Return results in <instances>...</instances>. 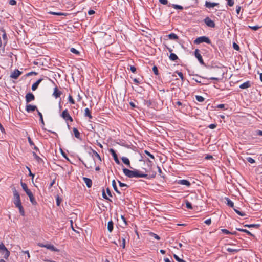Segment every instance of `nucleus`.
<instances>
[{
	"mask_svg": "<svg viewBox=\"0 0 262 262\" xmlns=\"http://www.w3.org/2000/svg\"><path fill=\"white\" fill-rule=\"evenodd\" d=\"M203 42H205L208 44L211 43L210 39L206 36L199 37L196 38L194 41V43L196 45H199Z\"/></svg>",
	"mask_w": 262,
	"mask_h": 262,
	"instance_id": "obj_3",
	"label": "nucleus"
},
{
	"mask_svg": "<svg viewBox=\"0 0 262 262\" xmlns=\"http://www.w3.org/2000/svg\"><path fill=\"white\" fill-rule=\"evenodd\" d=\"M2 31L3 32V34L2 35V38H3V39L4 40V46H6V45L7 44V40H8V38H7V34L5 31L4 30H2Z\"/></svg>",
	"mask_w": 262,
	"mask_h": 262,
	"instance_id": "obj_26",
	"label": "nucleus"
},
{
	"mask_svg": "<svg viewBox=\"0 0 262 262\" xmlns=\"http://www.w3.org/2000/svg\"><path fill=\"white\" fill-rule=\"evenodd\" d=\"M227 251L229 252H231V253H237V252H238L239 251V249H233V248H228L227 249Z\"/></svg>",
	"mask_w": 262,
	"mask_h": 262,
	"instance_id": "obj_38",
	"label": "nucleus"
},
{
	"mask_svg": "<svg viewBox=\"0 0 262 262\" xmlns=\"http://www.w3.org/2000/svg\"><path fill=\"white\" fill-rule=\"evenodd\" d=\"M48 13L52 15H58V16H66L67 14L66 13H62V12H55L53 11H49L48 12Z\"/></svg>",
	"mask_w": 262,
	"mask_h": 262,
	"instance_id": "obj_28",
	"label": "nucleus"
},
{
	"mask_svg": "<svg viewBox=\"0 0 262 262\" xmlns=\"http://www.w3.org/2000/svg\"><path fill=\"white\" fill-rule=\"evenodd\" d=\"M168 38L171 40H176L178 39V36L176 34L171 33L168 35Z\"/></svg>",
	"mask_w": 262,
	"mask_h": 262,
	"instance_id": "obj_35",
	"label": "nucleus"
},
{
	"mask_svg": "<svg viewBox=\"0 0 262 262\" xmlns=\"http://www.w3.org/2000/svg\"><path fill=\"white\" fill-rule=\"evenodd\" d=\"M37 111L38 115L39 116V120L42 124V129L44 130H46V129L44 127L45 123H44V121L43 119L42 115L38 110H37Z\"/></svg>",
	"mask_w": 262,
	"mask_h": 262,
	"instance_id": "obj_21",
	"label": "nucleus"
},
{
	"mask_svg": "<svg viewBox=\"0 0 262 262\" xmlns=\"http://www.w3.org/2000/svg\"><path fill=\"white\" fill-rule=\"evenodd\" d=\"M176 73L178 74V76L180 77V78L182 80H183L184 79V76H183V74L182 72H179V71H176Z\"/></svg>",
	"mask_w": 262,
	"mask_h": 262,
	"instance_id": "obj_50",
	"label": "nucleus"
},
{
	"mask_svg": "<svg viewBox=\"0 0 262 262\" xmlns=\"http://www.w3.org/2000/svg\"><path fill=\"white\" fill-rule=\"evenodd\" d=\"M204 223H205L206 224L208 225H210V224H211V219L210 218V219H207L206 220H205V221H204Z\"/></svg>",
	"mask_w": 262,
	"mask_h": 262,
	"instance_id": "obj_58",
	"label": "nucleus"
},
{
	"mask_svg": "<svg viewBox=\"0 0 262 262\" xmlns=\"http://www.w3.org/2000/svg\"><path fill=\"white\" fill-rule=\"evenodd\" d=\"M118 183H119V186L121 187H127V185L126 184L120 182V181H118Z\"/></svg>",
	"mask_w": 262,
	"mask_h": 262,
	"instance_id": "obj_55",
	"label": "nucleus"
},
{
	"mask_svg": "<svg viewBox=\"0 0 262 262\" xmlns=\"http://www.w3.org/2000/svg\"><path fill=\"white\" fill-rule=\"evenodd\" d=\"M122 243L121 245V246L123 248H124L125 247V239L124 238H122Z\"/></svg>",
	"mask_w": 262,
	"mask_h": 262,
	"instance_id": "obj_60",
	"label": "nucleus"
},
{
	"mask_svg": "<svg viewBox=\"0 0 262 262\" xmlns=\"http://www.w3.org/2000/svg\"><path fill=\"white\" fill-rule=\"evenodd\" d=\"M173 257L174 258V259L178 262H186L185 260H184L183 259L180 258L178 255H177L176 254H174L173 255Z\"/></svg>",
	"mask_w": 262,
	"mask_h": 262,
	"instance_id": "obj_40",
	"label": "nucleus"
},
{
	"mask_svg": "<svg viewBox=\"0 0 262 262\" xmlns=\"http://www.w3.org/2000/svg\"><path fill=\"white\" fill-rule=\"evenodd\" d=\"M225 106V104H218L216 106V108H219V109H224Z\"/></svg>",
	"mask_w": 262,
	"mask_h": 262,
	"instance_id": "obj_52",
	"label": "nucleus"
},
{
	"mask_svg": "<svg viewBox=\"0 0 262 262\" xmlns=\"http://www.w3.org/2000/svg\"><path fill=\"white\" fill-rule=\"evenodd\" d=\"M241 9V7L239 6H237L236 7V11L237 14H239L240 11Z\"/></svg>",
	"mask_w": 262,
	"mask_h": 262,
	"instance_id": "obj_61",
	"label": "nucleus"
},
{
	"mask_svg": "<svg viewBox=\"0 0 262 262\" xmlns=\"http://www.w3.org/2000/svg\"><path fill=\"white\" fill-rule=\"evenodd\" d=\"M9 4L11 5H15L16 4V1L15 0H10L9 1Z\"/></svg>",
	"mask_w": 262,
	"mask_h": 262,
	"instance_id": "obj_62",
	"label": "nucleus"
},
{
	"mask_svg": "<svg viewBox=\"0 0 262 262\" xmlns=\"http://www.w3.org/2000/svg\"><path fill=\"white\" fill-rule=\"evenodd\" d=\"M32 155L34 158L36 160V161L38 163H43V160L40 157L37 155V154L35 152H32Z\"/></svg>",
	"mask_w": 262,
	"mask_h": 262,
	"instance_id": "obj_19",
	"label": "nucleus"
},
{
	"mask_svg": "<svg viewBox=\"0 0 262 262\" xmlns=\"http://www.w3.org/2000/svg\"><path fill=\"white\" fill-rule=\"evenodd\" d=\"M216 127V124H210L209 126H208V127L210 128V129H214L215 127Z\"/></svg>",
	"mask_w": 262,
	"mask_h": 262,
	"instance_id": "obj_59",
	"label": "nucleus"
},
{
	"mask_svg": "<svg viewBox=\"0 0 262 262\" xmlns=\"http://www.w3.org/2000/svg\"><path fill=\"white\" fill-rule=\"evenodd\" d=\"M25 98L26 103H28L35 100V96L32 93H28L26 94Z\"/></svg>",
	"mask_w": 262,
	"mask_h": 262,
	"instance_id": "obj_8",
	"label": "nucleus"
},
{
	"mask_svg": "<svg viewBox=\"0 0 262 262\" xmlns=\"http://www.w3.org/2000/svg\"><path fill=\"white\" fill-rule=\"evenodd\" d=\"M247 161L250 163L253 164L255 162V161L251 157H248L246 158Z\"/></svg>",
	"mask_w": 262,
	"mask_h": 262,
	"instance_id": "obj_45",
	"label": "nucleus"
},
{
	"mask_svg": "<svg viewBox=\"0 0 262 262\" xmlns=\"http://www.w3.org/2000/svg\"><path fill=\"white\" fill-rule=\"evenodd\" d=\"M233 48H234L235 50H237V51H238V50H239V46H238L237 44L235 43H233Z\"/></svg>",
	"mask_w": 262,
	"mask_h": 262,
	"instance_id": "obj_57",
	"label": "nucleus"
},
{
	"mask_svg": "<svg viewBox=\"0 0 262 262\" xmlns=\"http://www.w3.org/2000/svg\"><path fill=\"white\" fill-rule=\"evenodd\" d=\"M60 116L66 121H73V119L72 117L70 115L67 109L64 110L62 112Z\"/></svg>",
	"mask_w": 262,
	"mask_h": 262,
	"instance_id": "obj_4",
	"label": "nucleus"
},
{
	"mask_svg": "<svg viewBox=\"0 0 262 262\" xmlns=\"http://www.w3.org/2000/svg\"><path fill=\"white\" fill-rule=\"evenodd\" d=\"M22 72L19 70L16 69L10 75V77L16 79L21 74Z\"/></svg>",
	"mask_w": 262,
	"mask_h": 262,
	"instance_id": "obj_10",
	"label": "nucleus"
},
{
	"mask_svg": "<svg viewBox=\"0 0 262 262\" xmlns=\"http://www.w3.org/2000/svg\"><path fill=\"white\" fill-rule=\"evenodd\" d=\"M38 245L40 247L46 248L47 249H49V250H51L52 251H55V252L58 251V250L56 247H55L53 245L48 244H43L42 243H38Z\"/></svg>",
	"mask_w": 262,
	"mask_h": 262,
	"instance_id": "obj_5",
	"label": "nucleus"
},
{
	"mask_svg": "<svg viewBox=\"0 0 262 262\" xmlns=\"http://www.w3.org/2000/svg\"><path fill=\"white\" fill-rule=\"evenodd\" d=\"M244 227H248V228H256V229H258L259 227H260V225L259 224H245L244 225Z\"/></svg>",
	"mask_w": 262,
	"mask_h": 262,
	"instance_id": "obj_29",
	"label": "nucleus"
},
{
	"mask_svg": "<svg viewBox=\"0 0 262 262\" xmlns=\"http://www.w3.org/2000/svg\"><path fill=\"white\" fill-rule=\"evenodd\" d=\"M233 210H234V211L237 214H238L239 215L241 216H244L246 215V214L243 212H242V211H240L238 209V208H233Z\"/></svg>",
	"mask_w": 262,
	"mask_h": 262,
	"instance_id": "obj_32",
	"label": "nucleus"
},
{
	"mask_svg": "<svg viewBox=\"0 0 262 262\" xmlns=\"http://www.w3.org/2000/svg\"><path fill=\"white\" fill-rule=\"evenodd\" d=\"M112 186L114 189V190L118 194H121V192L118 190L116 182L114 180L112 181Z\"/></svg>",
	"mask_w": 262,
	"mask_h": 262,
	"instance_id": "obj_33",
	"label": "nucleus"
},
{
	"mask_svg": "<svg viewBox=\"0 0 262 262\" xmlns=\"http://www.w3.org/2000/svg\"><path fill=\"white\" fill-rule=\"evenodd\" d=\"M186 206L188 209H192V206L191 203L188 201H186Z\"/></svg>",
	"mask_w": 262,
	"mask_h": 262,
	"instance_id": "obj_42",
	"label": "nucleus"
},
{
	"mask_svg": "<svg viewBox=\"0 0 262 262\" xmlns=\"http://www.w3.org/2000/svg\"><path fill=\"white\" fill-rule=\"evenodd\" d=\"M204 22L208 27L211 28H214L215 26L214 22L212 20H211L209 17H206L204 19Z\"/></svg>",
	"mask_w": 262,
	"mask_h": 262,
	"instance_id": "obj_6",
	"label": "nucleus"
},
{
	"mask_svg": "<svg viewBox=\"0 0 262 262\" xmlns=\"http://www.w3.org/2000/svg\"><path fill=\"white\" fill-rule=\"evenodd\" d=\"M102 196L103 197V198H104L105 199H106V200H108L110 201H112L110 199H108V198L107 196V195H106L105 193V191L104 190H103L102 191Z\"/></svg>",
	"mask_w": 262,
	"mask_h": 262,
	"instance_id": "obj_56",
	"label": "nucleus"
},
{
	"mask_svg": "<svg viewBox=\"0 0 262 262\" xmlns=\"http://www.w3.org/2000/svg\"><path fill=\"white\" fill-rule=\"evenodd\" d=\"M7 248L5 247V245L3 243L0 244V253L3 252V251L6 250Z\"/></svg>",
	"mask_w": 262,
	"mask_h": 262,
	"instance_id": "obj_41",
	"label": "nucleus"
},
{
	"mask_svg": "<svg viewBox=\"0 0 262 262\" xmlns=\"http://www.w3.org/2000/svg\"><path fill=\"white\" fill-rule=\"evenodd\" d=\"M70 51L73 53H74L76 55H78L79 54V52L76 49L74 48H71L70 49Z\"/></svg>",
	"mask_w": 262,
	"mask_h": 262,
	"instance_id": "obj_44",
	"label": "nucleus"
},
{
	"mask_svg": "<svg viewBox=\"0 0 262 262\" xmlns=\"http://www.w3.org/2000/svg\"><path fill=\"white\" fill-rule=\"evenodd\" d=\"M227 1V5L232 7L234 4V0H226Z\"/></svg>",
	"mask_w": 262,
	"mask_h": 262,
	"instance_id": "obj_46",
	"label": "nucleus"
},
{
	"mask_svg": "<svg viewBox=\"0 0 262 262\" xmlns=\"http://www.w3.org/2000/svg\"><path fill=\"white\" fill-rule=\"evenodd\" d=\"M226 200H227V204L228 206H229V207H232L233 208H234V203L231 200H230L228 198H226Z\"/></svg>",
	"mask_w": 262,
	"mask_h": 262,
	"instance_id": "obj_37",
	"label": "nucleus"
},
{
	"mask_svg": "<svg viewBox=\"0 0 262 262\" xmlns=\"http://www.w3.org/2000/svg\"><path fill=\"white\" fill-rule=\"evenodd\" d=\"M28 142L31 146L34 145L33 142L32 141L31 138L29 136L27 138Z\"/></svg>",
	"mask_w": 262,
	"mask_h": 262,
	"instance_id": "obj_53",
	"label": "nucleus"
},
{
	"mask_svg": "<svg viewBox=\"0 0 262 262\" xmlns=\"http://www.w3.org/2000/svg\"><path fill=\"white\" fill-rule=\"evenodd\" d=\"M145 153L149 157H150L151 159H154L155 157L153 155L151 154L149 151L147 150H145Z\"/></svg>",
	"mask_w": 262,
	"mask_h": 262,
	"instance_id": "obj_49",
	"label": "nucleus"
},
{
	"mask_svg": "<svg viewBox=\"0 0 262 262\" xmlns=\"http://www.w3.org/2000/svg\"><path fill=\"white\" fill-rule=\"evenodd\" d=\"M168 7L171 6L175 9H179V10H181L183 9V7L182 6L179 5L177 4H172L169 3L168 4Z\"/></svg>",
	"mask_w": 262,
	"mask_h": 262,
	"instance_id": "obj_22",
	"label": "nucleus"
},
{
	"mask_svg": "<svg viewBox=\"0 0 262 262\" xmlns=\"http://www.w3.org/2000/svg\"><path fill=\"white\" fill-rule=\"evenodd\" d=\"M159 1L161 4L168 5L167 0H159Z\"/></svg>",
	"mask_w": 262,
	"mask_h": 262,
	"instance_id": "obj_54",
	"label": "nucleus"
},
{
	"mask_svg": "<svg viewBox=\"0 0 262 262\" xmlns=\"http://www.w3.org/2000/svg\"><path fill=\"white\" fill-rule=\"evenodd\" d=\"M61 201V199L58 196L56 198V204L58 206H59L60 204Z\"/></svg>",
	"mask_w": 262,
	"mask_h": 262,
	"instance_id": "obj_51",
	"label": "nucleus"
},
{
	"mask_svg": "<svg viewBox=\"0 0 262 262\" xmlns=\"http://www.w3.org/2000/svg\"><path fill=\"white\" fill-rule=\"evenodd\" d=\"M194 55H195V57L198 59V60H199V62L202 64V65H204L205 63L204 62V61H203V58H202V56H201V55L200 54V50L198 49H195V51H194Z\"/></svg>",
	"mask_w": 262,
	"mask_h": 262,
	"instance_id": "obj_7",
	"label": "nucleus"
},
{
	"mask_svg": "<svg viewBox=\"0 0 262 262\" xmlns=\"http://www.w3.org/2000/svg\"><path fill=\"white\" fill-rule=\"evenodd\" d=\"M110 152L111 154V155H112V156L113 157L114 160L115 162L117 164H120V161H119V159L118 158L117 155L115 151L113 149L111 148L110 149Z\"/></svg>",
	"mask_w": 262,
	"mask_h": 262,
	"instance_id": "obj_12",
	"label": "nucleus"
},
{
	"mask_svg": "<svg viewBox=\"0 0 262 262\" xmlns=\"http://www.w3.org/2000/svg\"><path fill=\"white\" fill-rule=\"evenodd\" d=\"M219 5V4L218 3H215V2H210L208 1H206L205 6L207 8H213L215 6H218Z\"/></svg>",
	"mask_w": 262,
	"mask_h": 262,
	"instance_id": "obj_11",
	"label": "nucleus"
},
{
	"mask_svg": "<svg viewBox=\"0 0 262 262\" xmlns=\"http://www.w3.org/2000/svg\"><path fill=\"white\" fill-rule=\"evenodd\" d=\"M250 28L254 31L257 30L260 27L258 26H254L253 27H250Z\"/></svg>",
	"mask_w": 262,
	"mask_h": 262,
	"instance_id": "obj_63",
	"label": "nucleus"
},
{
	"mask_svg": "<svg viewBox=\"0 0 262 262\" xmlns=\"http://www.w3.org/2000/svg\"><path fill=\"white\" fill-rule=\"evenodd\" d=\"M42 80H43L42 78H40L38 80H37L34 84H33V85H32V88H31L32 90L33 91H35L37 89L40 83Z\"/></svg>",
	"mask_w": 262,
	"mask_h": 262,
	"instance_id": "obj_16",
	"label": "nucleus"
},
{
	"mask_svg": "<svg viewBox=\"0 0 262 262\" xmlns=\"http://www.w3.org/2000/svg\"><path fill=\"white\" fill-rule=\"evenodd\" d=\"M1 253L4 255V257L5 259H7L10 255V252L8 251L7 249L3 251V252H1Z\"/></svg>",
	"mask_w": 262,
	"mask_h": 262,
	"instance_id": "obj_30",
	"label": "nucleus"
},
{
	"mask_svg": "<svg viewBox=\"0 0 262 262\" xmlns=\"http://www.w3.org/2000/svg\"><path fill=\"white\" fill-rule=\"evenodd\" d=\"M195 98L196 100L200 102H202L204 101L205 99L203 97L201 96L196 95L195 96Z\"/></svg>",
	"mask_w": 262,
	"mask_h": 262,
	"instance_id": "obj_39",
	"label": "nucleus"
},
{
	"mask_svg": "<svg viewBox=\"0 0 262 262\" xmlns=\"http://www.w3.org/2000/svg\"><path fill=\"white\" fill-rule=\"evenodd\" d=\"M73 131L74 136L76 138L79 139H81L80 134L79 132L78 131V130L76 128L74 127L73 129Z\"/></svg>",
	"mask_w": 262,
	"mask_h": 262,
	"instance_id": "obj_24",
	"label": "nucleus"
},
{
	"mask_svg": "<svg viewBox=\"0 0 262 262\" xmlns=\"http://www.w3.org/2000/svg\"><path fill=\"white\" fill-rule=\"evenodd\" d=\"M178 184L185 185L187 187H189L191 185L190 182L187 180H179L177 181Z\"/></svg>",
	"mask_w": 262,
	"mask_h": 262,
	"instance_id": "obj_15",
	"label": "nucleus"
},
{
	"mask_svg": "<svg viewBox=\"0 0 262 262\" xmlns=\"http://www.w3.org/2000/svg\"><path fill=\"white\" fill-rule=\"evenodd\" d=\"M169 57L171 61H175L178 59L177 55L173 53L170 54Z\"/></svg>",
	"mask_w": 262,
	"mask_h": 262,
	"instance_id": "obj_31",
	"label": "nucleus"
},
{
	"mask_svg": "<svg viewBox=\"0 0 262 262\" xmlns=\"http://www.w3.org/2000/svg\"><path fill=\"white\" fill-rule=\"evenodd\" d=\"M251 86L250 82L249 81H246L239 85V88L245 89Z\"/></svg>",
	"mask_w": 262,
	"mask_h": 262,
	"instance_id": "obj_20",
	"label": "nucleus"
},
{
	"mask_svg": "<svg viewBox=\"0 0 262 262\" xmlns=\"http://www.w3.org/2000/svg\"><path fill=\"white\" fill-rule=\"evenodd\" d=\"M37 110V107L35 105L28 104V105H27L26 106V110L28 113L34 112V111Z\"/></svg>",
	"mask_w": 262,
	"mask_h": 262,
	"instance_id": "obj_14",
	"label": "nucleus"
},
{
	"mask_svg": "<svg viewBox=\"0 0 262 262\" xmlns=\"http://www.w3.org/2000/svg\"><path fill=\"white\" fill-rule=\"evenodd\" d=\"M21 186L22 187L23 189L24 190V191L26 193L27 192L30 191V190L28 188L27 185L26 184L23 183L21 182L20 183Z\"/></svg>",
	"mask_w": 262,
	"mask_h": 262,
	"instance_id": "obj_36",
	"label": "nucleus"
},
{
	"mask_svg": "<svg viewBox=\"0 0 262 262\" xmlns=\"http://www.w3.org/2000/svg\"><path fill=\"white\" fill-rule=\"evenodd\" d=\"M92 157L95 162H96V159H97L99 162H101L102 161L100 155H99V154L97 152H96L95 150H92Z\"/></svg>",
	"mask_w": 262,
	"mask_h": 262,
	"instance_id": "obj_13",
	"label": "nucleus"
},
{
	"mask_svg": "<svg viewBox=\"0 0 262 262\" xmlns=\"http://www.w3.org/2000/svg\"><path fill=\"white\" fill-rule=\"evenodd\" d=\"M124 174L129 178H147L148 174L141 172L138 170H130L127 168H123Z\"/></svg>",
	"mask_w": 262,
	"mask_h": 262,
	"instance_id": "obj_1",
	"label": "nucleus"
},
{
	"mask_svg": "<svg viewBox=\"0 0 262 262\" xmlns=\"http://www.w3.org/2000/svg\"><path fill=\"white\" fill-rule=\"evenodd\" d=\"M221 231L225 234H230V233H231V232H230L226 229H221Z\"/></svg>",
	"mask_w": 262,
	"mask_h": 262,
	"instance_id": "obj_48",
	"label": "nucleus"
},
{
	"mask_svg": "<svg viewBox=\"0 0 262 262\" xmlns=\"http://www.w3.org/2000/svg\"><path fill=\"white\" fill-rule=\"evenodd\" d=\"M121 159L122 160V162L125 164H126L127 166H128V167H130V161L129 160L125 157H122L121 158Z\"/></svg>",
	"mask_w": 262,
	"mask_h": 262,
	"instance_id": "obj_25",
	"label": "nucleus"
},
{
	"mask_svg": "<svg viewBox=\"0 0 262 262\" xmlns=\"http://www.w3.org/2000/svg\"><path fill=\"white\" fill-rule=\"evenodd\" d=\"M152 71L154 73V74L156 75H158L159 74V73H158V68L156 66H154L153 68H152Z\"/></svg>",
	"mask_w": 262,
	"mask_h": 262,
	"instance_id": "obj_47",
	"label": "nucleus"
},
{
	"mask_svg": "<svg viewBox=\"0 0 262 262\" xmlns=\"http://www.w3.org/2000/svg\"><path fill=\"white\" fill-rule=\"evenodd\" d=\"M16 207L18 208L19 209V213L21 214L22 216L25 215V211L23 208V207L21 204L18 205L16 206Z\"/></svg>",
	"mask_w": 262,
	"mask_h": 262,
	"instance_id": "obj_34",
	"label": "nucleus"
},
{
	"mask_svg": "<svg viewBox=\"0 0 262 262\" xmlns=\"http://www.w3.org/2000/svg\"><path fill=\"white\" fill-rule=\"evenodd\" d=\"M62 94V92L58 90V89L57 86H56L54 89V92L53 95L56 98H57L60 96Z\"/></svg>",
	"mask_w": 262,
	"mask_h": 262,
	"instance_id": "obj_17",
	"label": "nucleus"
},
{
	"mask_svg": "<svg viewBox=\"0 0 262 262\" xmlns=\"http://www.w3.org/2000/svg\"><path fill=\"white\" fill-rule=\"evenodd\" d=\"M68 100L69 102L72 104H74L75 102V100L73 99L71 95H69L68 97Z\"/></svg>",
	"mask_w": 262,
	"mask_h": 262,
	"instance_id": "obj_43",
	"label": "nucleus"
},
{
	"mask_svg": "<svg viewBox=\"0 0 262 262\" xmlns=\"http://www.w3.org/2000/svg\"><path fill=\"white\" fill-rule=\"evenodd\" d=\"M26 194H27V195L29 196V200L31 202V203L33 204V205H36L37 204V202L35 200V198L33 196V193H32V192L31 191V190L28 191L26 192Z\"/></svg>",
	"mask_w": 262,
	"mask_h": 262,
	"instance_id": "obj_9",
	"label": "nucleus"
},
{
	"mask_svg": "<svg viewBox=\"0 0 262 262\" xmlns=\"http://www.w3.org/2000/svg\"><path fill=\"white\" fill-rule=\"evenodd\" d=\"M84 116L88 117L89 119L92 118V116L91 115V112L88 108H86L84 110Z\"/></svg>",
	"mask_w": 262,
	"mask_h": 262,
	"instance_id": "obj_27",
	"label": "nucleus"
},
{
	"mask_svg": "<svg viewBox=\"0 0 262 262\" xmlns=\"http://www.w3.org/2000/svg\"><path fill=\"white\" fill-rule=\"evenodd\" d=\"M130 70L133 73L136 71V68L134 66H130Z\"/></svg>",
	"mask_w": 262,
	"mask_h": 262,
	"instance_id": "obj_64",
	"label": "nucleus"
},
{
	"mask_svg": "<svg viewBox=\"0 0 262 262\" xmlns=\"http://www.w3.org/2000/svg\"><path fill=\"white\" fill-rule=\"evenodd\" d=\"M83 180L88 188H91L92 187V181L90 179L86 177H83Z\"/></svg>",
	"mask_w": 262,
	"mask_h": 262,
	"instance_id": "obj_18",
	"label": "nucleus"
},
{
	"mask_svg": "<svg viewBox=\"0 0 262 262\" xmlns=\"http://www.w3.org/2000/svg\"><path fill=\"white\" fill-rule=\"evenodd\" d=\"M114 223L112 220L109 221L107 224V230L110 232H112L113 230Z\"/></svg>",
	"mask_w": 262,
	"mask_h": 262,
	"instance_id": "obj_23",
	"label": "nucleus"
},
{
	"mask_svg": "<svg viewBox=\"0 0 262 262\" xmlns=\"http://www.w3.org/2000/svg\"><path fill=\"white\" fill-rule=\"evenodd\" d=\"M12 191L13 193V203L16 206L21 204L20 198L19 193L16 190V188L14 187L12 188Z\"/></svg>",
	"mask_w": 262,
	"mask_h": 262,
	"instance_id": "obj_2",
	"label": "nucleus"
}]
</instances>
